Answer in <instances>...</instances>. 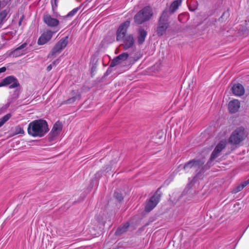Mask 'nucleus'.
<instances>
[{
    "label": "nucleus",
    "mask_w": 249,
    "mask_h": 249,
    "mask_svg": "<svg viewBox=\"0 0 249 249\" xmlns=\"http://www.w3.org/2000/svg\"><path fill=\"white\" fill-rule=\"evenodd\" d=\"M243 189V187L241 186V185H239L238 186H237V187H236L233 190V193H236L237 192H239L240 191H241Z\"/></svg>",
    "instance_id": "27"
},
{
    "label": "nucleus",
    "mask_w": 249,
    "mask_h": 249,
    "mask_svg": "<svg viewBox=\"0 0 249 249\" xmlns=\"http://www.w3.org/2000/svg\"><path fill=\"white\" fill-rule=\"evenodd\" d=\"M153 16V12L151 7L146 6L140 10L135 16V21L138 24L148 20Z\"/></svg>",
    "instance_id": "2"
},
{
    "label": "nucleus",
    "mask_w": 249,
    "mask_h": 249,
    "mask_svg": "<svg viewBox=\"0 0 249 249\" xmlns=\"http://www.w3.org/2000/svg\"><path fill=\"white\" fill-rule=\"evenodd\" d=\"M247 137L246 133L243 127L236 129L229 138V142L232 144H238Z\"/></svg>",
    "instance_id": "3"
},
{
    "label": "nucleus",
    "mask_w": 249,
    "mask_h": 249,
    "mask_svg": "<svg viewBox=\"0 0 249 249\" xmlns=\"http://www.w3.org/2000/svg\"><path fill=\"white\" fill-rule=\"evenodd\" d=\"M3 83L5 86L10 85L9 88L13 89L18 86L19 84L16 78L14 76H9L3 79Z\"/></svg>",
    "instance_id": "13"
},
{
    "label": "nucleus",
    "mask_w": 249,
    "mask_h": 249,
    "mask_svg": "<svg viewBox=\"0 0 249 249\" xmlns=\"http://www.w3.org/2000/svg\"><path fill=\"white\" fill-rule=\"evenodd\" d=\"M107 39V37H106V38L105 39V40H106Z\"/></svg>",
    "instance_id": "36"
},
{
    "label": "nucleus",
    "mask_w": 249,
    "mask_h": 249,
    "mask_svg": "<svg viewBox=\"0 0 249 249\" xmlns=\"http://www.w3.org/2000/svg\"><path fill=\"white\" fill-rule=\"evenodd\" d=\"M181 16V15H179V16H178V18H179V19H180V18Z\"/></svg>",
    "instance_id": "34"
},
{
    "label": "nucleus",
    "mask_w": 249,
    "mask_h": 249,
    "mask_svg": "<svg viewBox=\"0 0 249 249\" xmlns=\"http://www.w3.org/2000/svg\"><path fill=\"white\" fill-rule=\"evenodd\" d=\"M15 132L16 134H23L24 133L23 127L21 125H18L15 127Z\"/></svg>",
    "instance_id": "24"
},
{
    "label": "nucleus",
    "mask_w": 249,
    "mask_h": 249,
    "mask_svg": "<svg viewBox=\"0 0 249 249\" xmlns=\"http://www.w3.org/2000/svg\"><path fill=\"white\" fill-rule=\"evenodd\" d=\"M160 196V194L156 192L150 198L146 203L145 209L146 212H150L156 207L159 202Z\"/></svg>",
    "instance_id": "5"
},
{
    "label": "nucleus",
    "mask_w": 249,
    "mask_h": 249,
    "mask_svg": "<svg viewBox=\"0 0 249 249\" xmlns=\"http://www.w3.org/2000/svg\"><path fill=\"white\" fill-rule=\"evenodd\" d=\"M68 43V36L62 38L54 46L51 52L48 54V58H52L55 56L57 53L61 52Z\"/></svg>",
    "instance_id": "4"
},
{
    "label": "nucleus",
    "mask_w": 249,
    "mask_h": 249,
    "mask_svg": "<svg viewBox=\"0 0 249 249\" xmlns=\"http://www.w3.org/2000/svg\"><path fill=\"white\" fill-rule=\"evenodd\" d=\"M59 63V59H56V60L54 61L52 64L49 65L47 67V71H50L52 68H53V66H55L57 64H58V63Z\"/></svg>",
    "instance_id": "25"
},
{
    "label": "nucleus",
    "mask_w": 249,
    "mask_h": 249,
    "mask_svg": "<svg viewBox=\"0 0 249 249\" xmlns=\"http://www.w3.org/2000/svg\"><path fill=\"white\" fill-rule=\"evenodd\" d=\"M114 40V37L113 38H112L111 39H109V40H107V42L108 43H111Z\"/></svg>",
    "instance_id": "32"
},
{
    "label": "nucleus",
    "mask_w": 249,
    "mask_h": 249,
    "mask_svg": "<svg viewBox=\"0 0 249 249\" xmlns=\"http://www.w3.org/2000/svg\"><path fill=\"white\" fill-rule=\"evenodd\" d=\"M43 21L51 27H55L58 25L59 21L56 18L52 17L49 14L44 15L43 18Z\"/></svg>",
    "instance_id": "10"
},
{
    "label": "nucleus",
    "mask_w": 249,
    "mask_h": 249,
    "mask_svg": "<svg viewBox=\"0 0 249 249\" xmlns=\"http://www.w3.org/2000/svg\"><path fill=\"white\" fill-rule=\"evenodd\" d=\"M6 68L4 67H1L0 68V73L4 72L6 71Z\"/></svg>",
    "instance_id": "29"
},
{
    "label": "nucleus",
    "mask_w": 249,
    "mask_h": 249,
    "mask_svg": "<svg viewBox=\"0 0 249 249\" xmlns=\"http://www.w3.org/2000/svg\"><path fill=\"white\" fill-rule=\"evenodd\" d=\"M226 144L227 139L226 137L224 136L216 145L211 155V160H214L218 156V154L225 147Z\"/></svg>",
    "instance_id": "6"
},
{
    "label": "nucleus",
    "mask_w": 249,
    "mask_h": 249,
    "mask_svg": "<svg viewBox=\"0 0 249 249\" xmlns=\"http://www.w3.org/2000/svg\"><path fill=\"white\" fill-rule=\"evenodd\" d=\"M146 36V32L143 29H140L139 31V36L138 38V41L140 44L142 43L144 41Z\"/></svg>",
    "instance_id": "21"
},
{
    "label": "nucleus",
    "mask_w": 249,
    "mask_h": 249,
    "mask_svg": "<svg viewBox=\"0 0 249 249\" xmlns=\"http://www.w3.org/2000/svg\"><path fill=\"white\" fill-rule=\"evenodd\" d=\"M80 7H76L70 12L67 15V17H72L76 14L78 11L79 10Z\"/></svg>",
    "instance_id": "26"
},
{
    "label": "nucleus",
    "mask_w": 249,
    "mask_h": 249,
    "mask_svg": "<svg viewBox=\"0 0 249 249\" xmlns=\"http://www.w3.org/2000/svg\"><path fill=\"white\" fill-rule=\"evenodd\" d=\"M114 197L118 201H121L123 199V194L120 190H117L114 192Z\"/></svg>",
    "instance_id": "23"
},
{
    "label": "nucleus",
    "mask_w": 249,
    "mask_h": 249,
    "mask_svg": "<svg viewBox=\"0 0 249 249\" xmlns=\"http://www.w3.org/2000/svg\"><path fill=\"white\" fill-rule=\"evenodd\" d=\"M204 161L200 160H193L189 161L184 166V169L187 170L189 168L196 170L200 168L204 164Z\"/></svg>",
    "instance_id": "12"
},
{
    "label": "nucleus",
    "mask_w": 249,
    "mask_h": 249,
    "mask_svg": "<svg viewBox=\"0 0 249 249\" xmlns=\"http://www.w3.org/2000/svg\"><path fill=\"white\" fill-rule=\"evenodd\" d=\"M55 1L57 0H54Z\"/></svg>",
    "instance_id": "37"
},
{
    "label": "nucleus",
    "mask_w": 249,
    "mask_h": 249,
    "mask_svg": "<svg viewBox=\"0 0 249 249\" xmlns=\"http://www.w3.org/2000/svg\"><path fill=\"white\" fill-rule=\"evenodd\" d=\"M71 97L68 100L64 101L62 104H71L73 103L76 100H80L81 98L80 93L78 91L72 90L71 92Z\"/></svg>",
    "instance_id": "14"
},
{
    "label": "nucleus",
    "mask_w": 249,
    "mask_h": 249,
    "mask_svg": "<svg viewBox=\"0 0 249 249\" xmlns=\"http://www.w3.org/2000/svg\"><path fill=\"white\" fill-rule=\"evenodd\" d=\"M27 43H24L21 45L19 47L15 49L14 51V55L15 56H19L25 54L27 52L24 48L26 47Z\"/></svg>",
    "instance_id": "18"
},
{
    "label": "nucleus",
    "mask_w": 249,
    "mask_h": 249,
    "mask_svg": "<svg viewBox=\"0 0 249 249\" xmlns=\"http://www.w3.org/2000/svg\"><path fill=\"white\" fill-rule=\"evenodd\" d=\"M92 0H87V1H89V2H90Z\"/></svg>",
    "instance_id": "35"
},
{
    "label": "nucleus",
    "mask_w": 249,
    "mask_h": 249,
    "mask_svg": "<svg viewBox=\"0 0 249 249\" xmlns=\"http://www.w3.org/2000/svg\"><path fill=\"white\" fill-rule=\"evenodd\" d=\"M181 2V0H176L173 1L170 6V11L172 13H174L180 5Z\"/></svg>",
    "instance_id": "19"
},
{
    "label": "nucleus",
    "mask_w": 249,
    "mask_h": 249,
    "mask_svg": "<svg viewBox=\"0 0 249 249\" xmlns=\"http://www.w3.org/2000/svg\"><path fill=\"white\" fill-rule=\"evenodd\" d=\"M11 117L10 113L7 114L0 119V127L2 126L4 123L7 122Z\"/></svg>",
    "instance_id": "22"
},
{
    "label": "nucleus",
    "mask_w": 249,
    "mask_h": 249,
    "mask_svg": "<svg viewBox=\"0 0 249 249\" xmlns=\"http://www.w3.org/2000/svg\"><path fill=\"white\" fill-rule=\"evenodd\" d=\"M48 125L46 121L39 119L31 122L28 125L27 131L29 135L41 137L49 131Z\"/></svg>",
    "instance_id": "1"
},
{
    "label": "nucleus",
    "mask_w": 249,
    "mask_h": 249,
    "mask_svg": "<svg viewBox=\"0 0 249 249\" xmlns=\"http://www.w3.org/2000/svg\"><path fill=\"white\" fill-rule=\"evenodd\" d=\"M233 94L235 96H240L243 95L245 93V89L243 86L240 84H234L232 88Z\"/></svg>",
    "instance_id": "15"
},
{
    "label": "nucleus",
    "mask_w": 249,
    "mask_h": 249,
    "mask_svg": "<svg viewBox=\"0 0 249 249\" xmlns=\"http://www.w3.org/2000/svg\"><path fill=\"white\" fill-rule=\"evenodd\" d=\"M135 61H136V60H135V59H133L132 60H130V61H131L132 63H133Z\"/></svg>",
    "instance_id": "33"
},
{
    "label": "nucleus",
    "mask_w": 249,
    "mask_h": 249,
    "mask_svg": "<svg viewBox=\"0 0 249 249\" xmlns=\"http://www.w3.org/2000/svg\"><path fill=\"white\" fill-rule=\"evenodd\" d=\"M240 107V102L236 99L231 101L228 105L229 111L231 113L237 112Z\"/></svg>",
    "instance_id": "17"
},
{
    "label": "nucleus",
    "mask_w": 249,
    "mask_h": 249,
    "mask_svg": "<svg viewBox=\"0 0 249 249\" xmlns=\"http://www.w3.org/2000/svg\"><path fill=\"white\" fill-rule=\"evenodd\" d=\"M124 60V53H122L116 57L114 58L112 60L106 73L108 74L110 73L112 71L111 68L120 64Z\"/></svg>",
    "instance_id": "11"
},
{
    "label": "nucleus",
    "mask_w": 249,
    "mask_h": 249,
    "mask_svg": "<svg viewBox=\"0 0 249 249\" xmlns=\"http://www.w3.org/2000/svg\"><path fill=\"white\" fill-rule=\"evenodd\" d=\"M54 33L51 30H48L43 33L38 39V44L42 45L47 43L51 40Z\"/></svg>",
    "instance_id": "9"
},
{
    "label": "nucleus",
    "mask_w": 249,
    "mask_h": 249,
    "mask_svg": "<svg viewBox=\"0 0 249 249\" xmlns=\"http://www.w3.org/2000/svg\"><path fill=\"white\" fill-rule=\"evenodd\" d=\"M249 183V179L248 181L244 182L240 185L243 187V189Z\"/></svg>",
    "instance_id": "28"
},
{
    "label": "nucleus",
    "mask_w": 249,
    "mask_h": 249,
    "mask_svg": "<svg viewBox=\"0 0 249 249\" xmlns=\"http://www.w3.org/2000/svg\"><path fill=\"white\" fill-rule=\"evenodd\" d=\"M116 39L118 41L124 42V23L119 27L116 32Z\"/></svg>",
    "instance_id": "16"
},
{
    "label": "nucleus",
    "mask_w": 249,
    "mask_h": 249,
    "mask_svg": "<svg viewBox=\"0 0 249 249\" xmlns=\"http://www.w3.org/2000/svg\"><path fill=\"white\" fill-rule=\"evenodd\" d=\"M62 128V124L60 122H57L55 123L49 135V140L50 142H53L56 139L61 131Z\"/></svg>",
    "instance_id": "8"
},
{
    "label": "nucleus",
    "mask_w": 249,
    "mask_h": 249,
    "mask_svg": "<svg viewBox=\"0 0 249 249\" xmlns=\"http://www.w3.org/2000/svg\"><path fill=\"white\" fill-rule=\"evenodd\" d=\"M125 62L127 61H128V60L129 59V58H128V55L127 54H126L125 53Z\"/></svg>",
    "instance_id": "31"
},
{
    "label": "nucleus",
    "mask_w": 249,
    "mask_h": 249,
    "mask_svg": "<svg viewBox=\"0 0 249 249\" xmlns=\"http://www.w3.org/2000/svg\"><path fill=\"white\" fill-rule=\"evenodd\" d=\"M5 86L4 83H3V81L2 80L1 82H0V87Z\"/></svg>",
    "instance_id": "30"
},
{
    "label": "nucleus",
    "mask_w": 249,
    "mask_h": 249,
    "mask_svg": "<svg viewBox=\"0 0 249 249\" xmlns=\"http://www.w3.org/2000/svg\"><path fill=\"white\" fill-rule=\"evenodd\" d=\"M167 15V12L164 11L160 19L159 24L157 29V33L160 36L163 35L168 27L167 23L166 21Z\"/></svg>",
    "instance_id": "7"
},
{
    "label": "nucleus",
    "mask_w": 249,
    "mask_h": 249,
    "mask_svg": "<svg viewBox=\"0 0 249 249\" xmlns=\"http://www.w3.org/2000/svg\"><path fill=\"white\" fill-rule=\"evenodd\" d=\"M134 43V39L131 35L125 36V49L131 47Z\"/></svg>",
    "instance_id": "20"
}]
</instances>
